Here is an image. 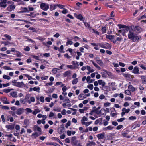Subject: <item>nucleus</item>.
<instances>
[{"label":"nucleus","mask_w":146,"mask_h":146,"mask_svg":"<svg viewBox=\"0 0 146 146\" xmlns=\"http://www.w3.org/2000/svg\"><path fill=\"white\" fill-rule=\"evenodd\" d=\"M40 6V8L44 11H47L49 8V5L44 3H42Z\"/></svg>","instance_id":"nucleus-1"},{"label":"nucleus","mask_w":146,"mask_h":146,"mask_svg":"<svg viewBox=\"0 0 146 146\" xmlns=\"http://www.w3.org/2000/svg\"><path fill=\"white\" fill-rule=\"evenodd\" d=\"M7 0H1L0 2V7L5 8L7 6Z\"/></svg>","instance_id":"nucleus-2"},{"label":"nucleus","mask_w":146,"mask_h":146,"mask_svg":"<svg viewBox=\"0 0 146 146\" xmlns=\"http://www.w3.org/2000/svg\"><path fill=\"white\" fill-rule=\"evenodd\" d=\"M98 44L100 47L105 49H108L110 47V44L108 43H106L105 44H101L100 43H98Z\"/></svg>","instance_id":"nucleus-3"},{"label":"nucleus","mask_w":146,"mask_h":146,"mask_svg":"<svg viewBox=\"0 0 146 146\" xmlns=\"http://www.w3.org/2000/svg\"><path fill=\"white\" fill-rule=\"evenodd\" d=\"M31 96V95L30 94H27L25 97V99H24L23 101H24L25 102H27L29 104H30L31 102L29 99L30 98Z\"/></svg>","instance_id":"nucleus-4"},{"label":"nucleus","mask_w":146,"mask_h":146,"mask_svg":"<svg viewBox=\"0 0 146 146\" xmlns=\"http://www.w3.org/2000/svg\"><path fill=\"white\" fill-rule=\"evenodd\" d=\"M132 29L137 33H139L142 31L141 28L138 26H136L135 27L133 26V27H132Z\"/></svg>","instance_id":"nucleus-5"},{"label":"nucleus","mask_w":146,"mask_h":146,"mask_svg":"<svg viewBox=\"0 0 146 146\" xmlns=\"http://www.w3.org/2000/svg\"><path fill=\"white\" fill-rule=\"evenodd\" d=\"M100 108V107H98L97 108H96V106H94L92 108V111L95 112L97 114H100V112L98 111V110Z\"/></svg>","instance_id":"nucleus-6"},{"label":"nucleus","mask_w":146,"mask_h":146,"mask_svg":"<svg viewBox=\"0 0 146 146\" xmlns=\"http://www.w3.org/2000/svg\"><path fill=\"white\" fill-rule=\"evenodd\" d=\"M139 68L137 66H136L133 68V70L132 71V72L136 74H139Z\"/></svg>","instance_id":"nucleus-7"},{"label":"nucleus","mask_w":146,"mask_h":146,"mask_svg":"<svg viewBox=\"0 0 146 146\" xmlns=\"http://www.w3.org/2000/svg\"><path fill=\"white\" fill-rule=\"evenodd\" d=\"M134 34L133 32L131 31H129V33L128 34V36L129 39H131L134 40Z\"/></svg>","instance_id":"nucleus-8"},{"label":"nucleus","mask_w":146,"mask_h":146,"mask_svg":"<svg viewBox=\"0 0 146 146\" xmlns=\"http://www.w3.org/2000/svg\"><path fill=\"white\" fill-rule=\"evenodd\" d=\"M24 109L23 108H19L16 111V113L18 115H20L22 114L24 112Z\"/></svg>","instance_id":"nucleus-9"},{"label":"nucleus","mask_w":146,"mask_h":146,"mask_svg":"<svg viewBox=\"0 0 146 146\" xmlns=\"http://www.w3.org/2000/svg\"><path fill=\"white\" fill-rule=\"evenodd\" d=\"M13 85L17 87H23L24 85V84L23 82H17L16 84H13Z\"/></svg>","instance_id":"nucleus-10"},{"label":"nucleus","mask_w":146,"mask_h":146,"mask_svg":"<svg viewBox=\"0 0 146 146\" xmlns=\"http://www.w3.org/2000/svg\"><path fill=\"white\" fill-rule=\"evenodd\" d=\"M97 63L101 66H103L104 64L102 61L99 58L96 57V58Z\"/></svg>","instance_id":"nucleus-11"},{"label":"nucleus","mask_w":146,"mask_h":146,"mask_svg":"<svg viewBox=\"0 0 146 146\" xmlns=\"http://www.w3.org/2000/svg\"><path fill=\"white\" fill-rule=\"evenodd\" d=\"M98 82L100 85H101L102 86L104 87H108V86H105L106 83L104 81H103L102 80H98Z\"/></svg>","instance_id":"nucleus-12"},{"label":"nucleus","mask_w":146,"mask_h":146,"mask_svg":"<svg viewBox=\"0 0 146 146\" xmlns=\"http://www.w3.org/2000/svg\"><path fill=\"white\" fill-rule=\"evenodd\" d=\"M15 8V5H9V7H8L7 8V9L8 11H11L12 10L14 9Z\"/></svg>","instance_id":"nucleus-13"},{"label":"nucleus","mask_w":146,"mask_h":146,"mask_svg":"<svg viewBox=\"0 0 146 146\" xmlns=\"http://www.w3.org/2000/svg\"><path fill=\"white\" fill-rule=\"evenodd\" d=\"M104 133L99 134L97 135V137L99 139H102L104 138Z\"/></svg>","instance_id":"nucleus-14"},{"label":"nucleus","mask_w":146,"mask_h":146,"mask_svg":"<svg viewBox=\"0 0 146 146\" xmlns=\"http://www.w3.org/2000/svg\"><path fill=\"white\" fill-rule=\"evenodd\" d=\"M41 134V133H38L37 132H35L32 134V136H33L34 138L36 139L37 137L40 135Z\"/></svg>","instance_id":"nucleus-15"},{"label":"nucleus","mask_w":146,"mask_h":146,"mask_svg":"<svg viewBox=\"0 0 146 146\" xmlns=\"http://www.w3.org/2000/svg\"><path fill=\"white\" fill-rule=\"evenodd\" d=\"M114 127H113L111 126H109L107 127L104 128L103 130L104 131H107L112 130Z\"/></svg>","instance_id":"nucleus-16"},{"label":"nucleus","mask_w":146,"mask_h":146,"mask_svg":"<svg viewBox=\"0 0 146 146\" xmlns=\"http://www.w3.org/2000/svg\"><path fill=\"white\" fill-rule=\"evenodd\" d=\"M140 77L142 80V83L143 84H146V76H142Z\"/></svg>","instance_id":"nucleus-17"},{"label":"nucleus","mask_w":146,"mask_h":146,"mask_svg":"<svg viewBox=\"0 0 146 146\" xmlns=\"http://www.w3.org/2000/svg\"><path fill=\"white\" fill-rule=\"evenodd\" d=\"M64 127L60 128L58 129V131L59 134H61L64 132Z\"/></svg>","instance_id":"nucleus-18"},{"label":"nucleus","mask_w":146,"mask_h":146,"mask_svg":"<svg viewBox=\"0 0 146 146\" xmlns=\"http://www.w3.org/2000/svg\"><path fill=\"white\" fill-rule=\"evenodd\" d=\"M5 127L8 129H10L11 130H12L14 128V126L11 125H7Z\"/></svg>","instance_id":"nucleus-19"},{"label":"nucleus","mask_w":146,"mask_h":146,"mask_svg":"<svg viewBox=\"0 0 146 146\" xmlns=\"http://www.w3.org/2000/svg\"><path fill=\"white\" fill-rule=\"evenodd\" d=\"M21 10L19 12L20 13L28 12V9L26 7L21 8Z\"/></svg>","instance_id":"nucleus-20"},{"label":"nucleus","mask_w":146,"mask_h":146,"mask_svg":"<svg viewBox=\"0 0 146 146\" xmlns=\"http://www.w3.org/2000/svg\"><path fill=\"white\" fill-rule=\"evenodd\" d=\"M88 143H87L86 144L87 146H91L92 145H96V143L93 141H88Z\"/></svg>","instance_id":"nucleus-21"},{"label":"nucleus","mask_w":146,"mask_h":146,"mask_svg":"<svg viewBox=\"0 0 146 146\" xmlns=\"http://www.w3.org/2000/svg\"><path fill=\"white\" fill-rule=\"evenodd\" d=\"M57 5H50V9L51 11H52L56 8Z\"/></svg>","instance_id":"nucleus-22"},{"label":"nucleus","mask_w":146,"mask_h":146,"mask_svg":"<svg viewBox=\"0 0 146 146\" xmlns=\"http://www.w3.org/2000/svg\"><path fill=\"white\" fill-rule=\"evenodd\" d=\"M76 18L80 21H82L83 19V17L81 14H79L77 15L76 14Z\"/></svg>","instance_id":"nucleus-23"},{"label":"nucleus","mask_w":146,"mask_h":146,"mask_svg":"<svg viewBox=\"0 0 146 146\" xmlns=\"http://www.w3.org/2000/svg\"><path fill=\"white\" fill-rule=\"evenodd\" d=\"M123 76L125 78H130L131 77V75L128 73H123Z\"/></svg>","instance_id":"nucleus-24"},{"label":"nucleus","mask_w":146,"mask_h":146,"mask_svg":"<svg viewBox=\"0 0 146 146\" xmlns=\"http://www.w3.org/2000/svg\"><path fill=\"white\" fill-rule=\"evenodd\" d=\"M115 37L114 35H106V38H107L110 40H112Z\"/></svg>","instance_id":"nucleus-25"},{"label":"nucleus","mask_w":146,"mask_h":146,"mask_svg":"<svg viewBox=\"0 0 146 146\" xmlns=\"http://www.w3.org/2000/svg\"><path fill=\"white\" fill-rule=\"evenodd\" d=\"M72 63L74 65V67H76L75 68H78V66H79L78 63L76 62H75V61H73L72 62Z\"/></svg>","instance_id":"nucleus-26"},{"label":"nucleus","mask_w":146,"mask_h":146,"mask_svg":"<svg viewBox=\"0 0 146 146\" xmlns=\"http://www.w3.org/2000/svg\"><path fill=\"white\" fill-rule=\"evenodd\" d=\"M94 66L97 68L99 70L101 69V68L96 63H95L93 61H91Z\"/></svg>","instance_id":"nucleus-27"},{"label":"nucleus","mask_w":146,"mask_h":146,"mask_svg":"<svg viewBox=\"0 0 146 146\" xmlns=\"http://www.w3.org/2000/svg\"><path fill=\"white\" fill-rule=\"evenodd\" d=\"M4 36L8 40L11 41V39H12L11 38L10 35H9L7 34H5L4 35Z\"/></svg>","instance_id":"nucleus-28"},{"label":"nucleus","mask_w":146,"mask_h":146,"mask_svg":"<svg viewBox=\"0 0 146 146\" xmlns=\"http://www.w3.org/2000/svg\"><path fill=\"white\" fill-rule=\"evenodd\" d=\"M84 94H80L78 96V99L79 100H82L86 98V97H84L83 96Z\"/></svg>","instance_id":"nucleus-29"},{"label":"nucleus","mask_w":146,"mask_h":146,"mask_svg":"<svg viewBox=\"0 0 146 146\" xmlns=\"http://www.w3.org/2000/svg\"><path fill=\"white\" fill-rule=\"evenodd\" d=\"M10 94L13 97H17V94L16 92H12L10 93Z\"/></svg>","instance_id":"nucleus-30"},{"label":"nucleus","mask_w":146,"mask_h":146,"mask_svg":"<svg viewBox=\"0 0 146 146\" xmlns=\"http://www.w3.org/2000/svg\"><path fill=\"white\" fill-rule=\"evenodd\" d=\"M86 68L87 70L89 72H92L94 71V70L92 69L91 67L89 66H87Z\"/></svg>","instance_id":"nucleus-31"},{"label":"nucleus","mask_w":146,"mask_h":146,"mask_svg":"<svg viewBox=\"0 0 146 146\" xmlns=\"http://www.w3.org/2000/svg\"><path fill=\"white\" fill-rule=\"evenodd\" d=\"M128 88L132 92H133L135 90V88L131 85H130L129 86Z\"/></svg>","instance_id":"nucleus-32"},{"label":"nucleus","mask_w":146,"mask_h":146,"mask_svg":"<svg viewBox=\"0 0 146 146\" xmlns=\"http://www.w3.org/2000/svg\"><path fill=\"white\" fill-rule=\"evenodd\" d=\"M40 112V110L38 109H36L35 110L33 111V114L34 115H36V114H37L38 113Z\"/></svg>","instance_id":"nucleus-33"},{"label":"nucleus","mask_w":146,"mask_h":146,"mask_svg":"<svg viewBox=\"0 0 146 146\" xmlns=\"http://www.w3.org/2000/svg\"><path fill=\"white\" fill-rule=\"evenodd\" d=\"M70 70L66 72L64 74V76L66 77L70 75Z\"/></svg>","instance_id":"nucleus-34"},{"label":"nucleus","mask_w":146,"mask_h":146,"mask_svg":"<svg viewBox=\"0 0 146 146\" xmlns=\"http://www.w3.org/2000/svg\"><path fill=\"white\" fill-rule=\"evenodd\" d=\"M102 77L106 78L107 77V73L104 72H102L101 73Z\"/></svg>","instance_id":"nucleus-35"},{"label":"nucleus","mask_w":146,"mask_h":146,"mask_svg":"<svg viewBox=\"0 0 146 146\" xmlns=\"http://www.w3.org/2000/svg\"><path fill=\"white\" fill-rule=\"evenodd\" d=\"M33 90L35 91H36L38 92H40V88L39 87H34L33 88Z\"/></svg>","instance_id":"nucleus-36"},{"label":"nucleus","mask_w":146,"mask_h":146,"mask_svg":"<svg viewBox=\"0 0 146 146\" xmlns=\"http://www.w3.org/2000/svg\"><path fill=\"white\" fill-rule=\"evenodd\" d=\"M122 135L124 137H126L127 138H129L130 137V136H127V133L125 132H123L122 134Z\"/></svg>","instance_id":"nucleus-37"},{"label":"nucleus","mask_w":146,"mask_h":146,"mask_svg":"<svg viewBox=\"0 0 146 146\" xmlns=\"http://www.w3.org/2000/svg\"><path fill=\"white\" fill-rule=\"evenodd\" d=\"M102 33H105L106 32V28L105 27H103L102 29Z\"/></svg>","instance_id":"nucleus-38"},{"label":"nucleus","mask_w":146,"mask_h":146,"mask_svg":"<svg viewBox=\"0 0 146 146\" xmlns=\"http://www.w3.org/2000/svg\"><path fill=\"white\" fill-rule=\"evenodd\" d=\"M78 79L77 78H76L75 79H74L72 80V84L73 85L76 84L78 82Z\"/></svg>","instance_id":"nucleus-39"},{"label":"nucleus","mask_w":146,"mask_h":146,"mask_svg":"<svg viewBox=\"0 0 146 146\" xmlns=\"http://www.w3.org/2000/svg\"><path fill=\"white\" fill-rule=\"evenodd\" d=\"M103 71H104L105 72L107 73V75H108L109 76H112L111 73L110 72H108L106 70H104Z\"/></svg>","instance_id":"nucleus-40"},{"label":"nucleus","mask_w":146,"mask_h":146,"mask_svg":"<svg viewBox=\"0 0 146 146\" xmlns=\"http://www.w3.org/2000/svg\"><path fill=\"white\" fill-rule=\"evenodd\" d=\"M84 23L86 27H88L89 29H90L91 28L90 25L88 23L85 22H84Z\"/></svg>","instance_id":"nucleus-41"},{"label":"nucleus","mask_w":146,"mask_h":146,"mask_svg":"<svg viewBox=\"0 0 146 146\" xmlns=\"http://www.w3.org/2000/svg\"><path fill=\"white\" fill-rule=\"evenodd\" d=\"M64 102H66L67 103H68L70 102V101L68 97H65Z\"/></svg>","instance_id":"nucleus-42"},{"label":"nucleus","mask_w":146,"mask_h":146,"mask_svg":"<svg viewBox=\"0 0 146 146\" xmlns=\"http://www.w3.org/2000/svg\"><path fill=\"white\" fill-rule=\"evenodd\" d=\"M90 78H90V76H88L87 77V78H86L87 82L88 83H91L92 82V81H90V80H91Z\"/></svg>","instance_id":"nucleus-43"},{"label":"nucleus","mask_w":146,"mask_h":146,"mask_svg":"<svg viewBox=\"0 0 146 146\" xmlns=\"http://www.w3.org/2000/svg\"><path fill=\"white\" fill-rule=\"evenodd\" d=\"M87 87L90 90H92L93 88V86L92 84H90L88 85Z\"/></svg>","instance_id":"nucleus-44"},{"label":"nucleus","mask_w":146,"mask_h":146,"mask_svg":"<svg viewBox=\"0 0 146 146\" xmlns=\"http://www.w3.org/2000/svg\"><path fill=\"white\" fill-rule=\"evenodd\" d=\"M66 66L67 67L69 68L70 69H75L76 67H74V66H73L71 65H67Z\"/></svg>","instance_id":"nucleus-45"},{"label":"nucleus","mask_w":146,"mask_h":146,"mask_svg":"<svg viewBox=\"0 0 146 146\" xmlns=\"http://www.w3.org/2000/svg\"><path fill=\"white\" fill-rule=\"evenodd\" d=\"M3 78L4 79H7V80H9L10 79V77L9 76L6 75H4L3 76Z\"/></svg>","instance_id":"nucleus-46"},{"label":"nucleus","mask_w":146,"mask_h":146,"mask_svg":"<svg viewBox=\"0 0 146 146\" xmlns=\"http://www.w3.org/2000/svg\"><path fill=\"white\" fill-rule=\"evenodd\" d=\"M70 121H68L67 123L66 124V125L65 126V127L66 128H68V126H69L70 125Z\"/></svg>","instance_id":"nucleus-47"},{"label":"nucleus","mask_w":146,"mask_h":146,"mask_svg":"<svg viewBox=\"0 0 146 146\" xmlns=\"http://www.w3.org/2000/svg\"><path fill=\"white\" fill-rule=\"evenodd\" d=\"M10 113L14 117H17V116L15 115L14 112L12 111H9Z\"/></svg>","instance_id":"nucleus-48"},{"label":"nucleus","mask_w":146,"mask_h":146,"mask_svg":"<svg viewBox=\"0 0 146 146\" xmlns=\"http://www.w3.org/2000/svg\"><path fill=\"white\" fill-rule=\"evenodd\" d=\"M73 43V42L71 41L68 40L66 43V45L67 46L69 45H71Z\"/></svg>","instance_id":"nucleus-49"},{"label":"nucleus","mask_w":146,"mask_h":146,"mask_svg":"<svg viewBox=\"0 0 146 146\" xmlns=\"http://www.w3.org/2000/svg\"><path fill=\"white\" fill-rule=\"evenodd\" d=\"M125 94H126L127 95H130L131 94V93L130 92L129 90H126L125 91Z\"/></svg>","instance_id":"nucleus-50"},{"label":"nucleus","mask_w":146,"mask_h":146,"mask_svg":"<svg viewBox=\"0 0 146 146\" xmlns=\"http://www.w3.org/2000/svg\"><path fill=\"white\" fill-rule=\"evenodd\" d=\"M125 119L124 118H121L118 119L117 120V121L119 122H122L125 120Z\"/></svg>","instance_id":"nucleus-51"},{"label":"nucleus","mask_w":146,"mask_h":146,"mask_svg":"<svg viewBox=\"0 0 146 146\" xmlns=\"http://www.w3.org/2000/svg\"><path fill=\"white\" fill-rule=\"evenodd\" d=\"M11 90L10 89H5L3 90V91L5 93H7L9 92Z\"/></svg>","instance_id":"nucleus-52"},{"label":"nucleus","mask_w":146,"mask_h":146,"mask_svg":"<svg viewBox=\"0 0 146 146\" xmlns=\"http://www.w3.org/2000/svg\"><path fill=\"white\" fill-rule=\"evenodd\" d=\"M48 78V77L47 76H42L41 77V79L43 80H47Z\"/></svg>","instance_id":"nucleus-53"},{"label":"nucleus","mask_w":146,"mask_h":146,"mask_svg":"<svg viewBox=\"0 0 146 146\" xmlns=\"http://www.w3.org/2000/svg\"><path fill=\"white\" fill-rule=\"evenodd\" d=\"M129 120H134L136 119V117L135 116H131L129 118Z\"/></svg>","instance_id":"nucleus-54"},{"label":"nucleus","mask_w":146,"mask_h":146,"mask_svg":"<svg viewBox=\"0 0 146 146\" xmlns=\"http://www.w3.org/2000/svg\"><path fill=\"white\" fill-rule=\"evenodd\" d=\"M30 102H31H31H34L35 101V98L33 97H30Z\"/></svg>","instance_id":"nucleus-55"},{"label":"nucleus","mask_w":146,"mask_h":146,"mask_svg":"<svg viewBox=\"0 0 146 146\" xmlns=\"http://www.w3.org/2000/svg\"><path fill=\"white\" fill-rule=\"evenodd\" d=\"M139 66L142 69L144 70H146V67H145L144 65L141 64L140 65V64L139 65Z\"/></svg>","instance_id":"nucleus-56"},{"label":"nucleus","mask_w":146,"mask_h":146,"mask_svg":"<svg viewBox=\"0 0 146 146\" xmlns=\"http://www.w3.org/2000/svg\"><path fill=\"white\" fill-rule=\"evenodd\" d=\"M125 109H126V108H123V109L122 110V112L121 113V115L122 117H123L125 115V113L124 112V110H125Z\"/></svg>","instance_id":"nucleus-57"},{"label":"nucleus","mask_w":146,"mask_h":146,"mask_svg":"<svg viewBox=\"0 0 146 146\" xmlns=\"http://www.w3.org/2000/svg\"><path fill=\"white\" fill-rule=\"evenodd\" d=\"M2 108L4 110H9V107L7 106H3L2 107Z\"/></svg>","instance_id":"nucleus-58"},{"label":"nucleus","mask_w":146,"mask_h":146,"mask_svg":"<svg viewBox=\"0 0 146 146\" xmlns=\"http://www.w3.org/2000/svg\"><path fill=\"white\" fill-rule=\"evenodd\" d=\"M55 89V88L54 87H53L52 88L49 89L48 90L49 92L51 93Z\"/></svg>","instance_id":"nucleus-59"},{"label":"nucleus","mask_w":146,"mask_h":146,"mask_svg":"<svg viewBox=\"0 0 146 146\" xmlns=\"http://www.w3.org/2000/svg\"><path fill=\"white\" fill-rule=\"evenodd\" d=\"M53 110L57 112H60L61 110V108H58L56 109H54Z\"/></svg>","instance_id":"nucleus-60"},{"label":"nucleus","mask_w":146,"mask_h":146,"mask_svg":"<svg viewBox=\"0 0 146 146\" xmlns=\"http://www.w3.org/2000/svg\"><path fill=\"white\" fill-rule=\"evenodd\" d=\"M105 98V96L101 94V95L99 97V98L100 99L102 100L104 99Z\"/></svg>","instance_id":"nucleus-61"},{"label":"nucleus","mask_w":146,"mask_h":146,"mask_svg":"<svg viewBox=\"0 0 146 146\" xmlns=\"http://www.w3.org/2000/svg\"><path fill=\"white\" fill-rule=\"evenodd\" d=\"M67 111L65 110L64 109L61 111V114L63 115H65Z\"/></svg>","instance_id":"nucleus-62"},{"label":"nucleus","mask_w":146,"mask_h":146,"mask_svg":"<svg viewBox=\"0 0 146 146\" xmlns=\"http://www.w3.org/2000/svg\"><path fill=\"white\" fill-rule=\"evenodd\" d=\"M40 101L42 102H43L44 101V98L43 96H41L40 98Z\"/></svg>","instance_id":"nucleus-63"},{"label":"nucleus","mask_w":146,"mask_h":146,"mask_svg":"<svg viewBox=\"0 0 146 146\" xmlns=\"http://www.w3.org/2000/svg\"><path fill=\"white\" fill-rule=\"evenodd\" d=\"M130 111V109L129 108H128L126 110L125 109V110H124V112L125 113H128Z\"/></svg>","instance_id":"nucleus-64"}]
</instances>
